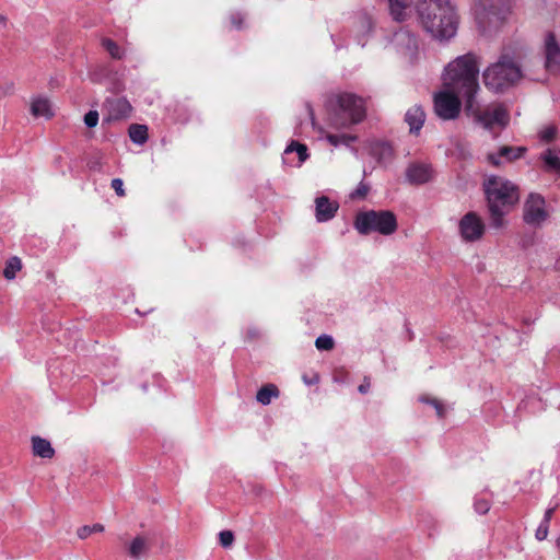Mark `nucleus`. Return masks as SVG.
I'll return each instance as SVG.
<instances>
[{"label": "nucleus", "mask_w": 560, "mask_h": 560, "mask_svg": "<svg viewBox=\"0 0 560 560\" xmlns=\"http://www.w3.org/2000/svg\"><path fill=\"white\" fill-rule=\"evenodd\" d=\"M463 241L472 243L479 241L485 233V223L476 212H467L458 223Z\"/></svg>", "instance_id": "12"}, {"label": "nucleus", "mask_w": 560, "mask_h": 560, "mask_svg": "<svg viewBox=\"0 0 560 560\" xmlns=\"http://www.w3.org/2000/svg\"><path fill=\"white\" fill-rule=\"evenodd\" d=\"M405 121L409 126L411 133L418 135L425 121V114L421 106L415 105L409 108L405 115Z\"/></svg>", "instance_id": "20"}, {"label": "nucleus", "mask_w": 560, "mask_h": 560, "mask_svg": "<svg viewBox=\"0 0 560 560\" xmlns=\"http://www.w3.org/2000/svg\"><path fill=\"white\" fill-rule=\"evenodd\" d=\"M523 77L521 67L509 54H502L497 62L490 65L482 73L487 89L502 93L515 85Z\"/></svg>", "instance_id": "4"}, {"label": "nucleus", "mask_w": 560, "mask_h": 560, "mask_svg": "<svg viewBox=\"0 0 560 560\" xmlns=\"http://www.w3.org/2000/svg\"><path fill=\"white\" fill-rule=\"evenodd\" d=\"M369 388H370V384L369 383H363L359 386V392L361 394H366L369 392Z\"/></svg>", "instance_id": "43"}, {"label": "nucleus", "mask_w": 560, "mask_h": 560, "mask_svg": "<svg viewBox=\"0 0 560 560\" xmlns=\"http://www.w3.org/2000/svg\"><path fill=\"white\" fill-rule=\"evenodd\" d=\"M130 140L139 145H142L148 140V127L145 125L132 124L128 129Z\"/></svg>", "instance_id": "23"}, {"label": "nucleus", "mask_w": 560, "mask_h": 560, "mask_svg": "<svg viewBox=\"0 0 560 560\" xmlns=\"http://www.w3.org/2000/svg\"><path fill=\"white\" fill-rule=\"evenodd\" d=\"M548 218V212L546 210V201L538 194H530L523 208V219L526 224L538 228Z\"/></svg>", "instance_id": "11"}, {"label": "nucleus", "mask_w": 560, "mask_h": 560, "mask_svg": "<svg viewBox=\"0 0 560 560\" xmlns=\"http://www.w3.org/2000/svg\"><path fill=\"white\" fill-rule=\"evenodd\" d=\"M488 207L491 218V225L501 228L503 217L517 202L518 192L516 187L502 177H490L485 183Z\"/></svg>", "instance_id": "3"}, {"label": "nucleus", "mask_w": 560, "mask_h": 560, "mask_svg": "<svg viewBox=\"0 0 560 560\" xmlns=\"http://www.w3.org/2000/svg\"><path fill=\"white\" fill-rule=\"evenodd\" d=\"M149 549V541L145 537H142V536H137L131 542H130V546H129V555L130 557H132L133 559H139L140 557H142L143 555H145V552L148 551Z\"/></svg>", "instance_id": "25"}, {"label": "nucleus", "mask_w": 560, "mask_h": 560, "mask_svg": "<svg viewBox=\"0 0 560 560\" xmlns=\"http://www.w3.org/2000/svg\"><path fill=\"white\" fill-rule=\"evenodd\" d=\"M354 228L362 235L376 232L388 236L397 231L398 223L396 215L389 210H368L355 215Z\"/></svg>", "instance_id": "6"}, {"label": "nucleus", "mask_w": 560, "mask_h": 560, "mask_svg": "<svg viewBox=\"0 0 560 560\" xmlns=\"http://www.w3.org/2000/svg\"><path fill=\"white\" fill-rule=\"evenodd\" d=\"M357 136L353 135H332L328 133L326 136V140L334 147H338L340 144L349 147L352 142L357 141Z\"/></svg>", "instance_id": "28"}, {"label": "nucleus", "mask_w": 560, "mask_h": 560, "mask_svg": "<svg viewBox=\"0 0 560 560\" xmlns=\"http://www.w3.org/2000/svg\"><path fill=\"white\" fill-rule=\"evenodd\" d=\"M475 108L471 110H465L468 116H471L474 120L481 125L485 129H492L498 126L504 128L509 125L510 114L509 109L504 104L498 103L487 106L485 109H481V106L477 100L475 98Z\"/></svg>", "instance_id": "8"}, {"label": "nucleus", "mask_w": 560, "mask_h": 560, "mask_svg": "<svg viewBox=\"0 0 560 560\" xmlns=\"http://www.w3.org/2000/svg\"><path fill=\"white\" fill-rule=\"evenodd\" d=\"M104 530V526L102 524H94L92 526L84 525L78 529V536L80 539H85L93 533H102Z\"/></svg>", "instance_id": "32"}, {"label": "nucleus", "mask_w": 560, "mask_h": 560, "mask_svg": "<svg viewBox=\"0 0 560 560\" xmlns=\"http://www.w3.org/2000/svg\"><path fill=\"white\" fill-rule=\"evenodd\" d=\"M474 14L479 31L490 35L506 21L510 14L509 0H476Z\"/></svg>", "instance_id": "5"}, {"label": "nucleus", "mask_w": 560, "mask_h": 560, "mask_svg": "<svg viewBox=\"0 0 560 560\" xmlns=\"http://www.w3.org/2000/svg\"><path fill=\"white\" fill-rule=\"evenodd\" d=\"M102 46L114 59H121L124 57V50L110 38H103Z\"/></svg>", "instance_id": "30"}, {"label": "nucleus", "mask_w": 560, "mask_h": 560, "mask_svg": "<svg viewBox=\"0 0 560 560\" xmlns=\"http://www.w3.org/2000/svg\"><path fill=\"white\" fill-rule=\"evenodd\" d=\"M526 149L524 147H501L498 152L489 153L488 161L494 165L500 166L503 162H512L522 158Z\"/></svg>", "instance_id": "16"}, {"label": "nucleus", "mask_w": 560, "mask_h": 560, "mask_svg": "<svg viewBox=\"0 0 560 560\" xmlns=\"http://www.w3.org/2000/svg\"><path fill=\"white\" fill-rule=\"evenodd\" d=\"M474 508L477 513L486 514L490 510V502L486 499H476Z\"/></svg>", "instance_id": "36"}, {"label": "nucleus", "mask_w": 560, "mask_h": 560, "mask_svg": "<svg viewBox=\"0 0 560 560\" xmlns=\"http://www.w3.org/2000/svg\"><path fill=\"white\" fill-rule=\"evenodd\" d=\"M293 152H296L298 154L299 166L308 159L307 147L303 143L291 141V143L284 150V155L288 156Z\"/></svg>", "instance_id": "26"}, {"label": "nucleus", "mask_w": 560, "mask_h": 560, "mask_svg": "<svg viewBox=\"0 0 560 560\" xmlns=\"http://www.w3.org/2000/svg\"><path fill=\"white\" fill-rule=\"evenodd\" d=\"M279 397V389L273 384H267L262 386L256 395V399L264 406H267L271 402L272 398Z\"/></svg>", "instance_id": "24"}, {"label": "nucleus", "mask_w": 560, "mask_h": 560, "mask_svg": "<svg viewBox=\"0 0 560 560\" xmlns=\"http://www.w3.org/2000/svg\"><path fill=\"white\" fill-rule=\"evenodd\" d=\"M243 20L244 18L240 12L231 14V23L237 30L242 27Z\"/></svg>", "instance_id": "41"}, {"label": "nucleus", "mask_w": 560, "mask_h": 560, "mask_svg": "<svg viewBox=\"0 0 560 560\" xmlns=\"http://www.w3.org/2000/svg\"><path fill=\"white\" fill-rule=\"evenodd\" d=\"M32 447L33 453L42 458H51L55 454L50 442L39 436L32 438Z\"/></svg>", "instance_id": "22"}, {"label": "nucleus", "mask_w": 560, "mask_h": 560, "mask_svg": "<svg viewBox=\"0 0 560 560\" xmlns=\"http://www.w3.org/2000/svg\"><path fill=\"white\" fill-rule=\"evenodd\" d=\"M339 208L338 202L330 201L328 197L320 196L315 199V217L318 222L331 220Z\"/></svg>", "instance_id": "17"}, {"label": "nucleus", "mask_w": 560, "mask_h": 560, "mask_svg": "<svg viewBox=\"0 0 560 560\" xmlns=\"http://www.w3.org/2000/svg\"><path fill=\"white\" fill-rule=\"evenodd\" d=\"M557 546L560 548V537L557 539Z\"/></svg>", "instance_id": "46"}, {"label": "nucleus", "mask_w": 560, "mask_h": 560, "mask_svg": "<svg viewBox=\"0 0 560 560\" xmlns=\"http://www.w3.org/2000/svg\"><path fill=\"white\" fill-rule=\"evenodd\" d=\"M556 267L560 270V258L557 260Z\"/></svg>", "instance_id": "45"}, {"label": "nucleus", "mask_w": 560, "mask_h": 560, "mask_svg": "<svg viewBox=\"0 0 560 560\" xmlns=\"http://www.w3.org/2000/svg\"><path fill=\"white\" fill-rule=\"evenodd\" d=\"M417 12L421 25L433 38L444 40L457 32V14L451 0H419Z\"/></svg>", "instance_id": "2"}, {"label": "nucleus", "mask_w": 560, "mask_h": 560, "mask_svg": "<svg viewBox=\"0 0 560 560\" xmlns=\"http://www.w3.org/2000/svg\"><path fill=\"white\" fill-rule=\"evenodd\" d=\"M408 5V0H389V10L393 19L396 21H402L406 16L405 10Z\"/></svg>", "instance_id": "27"}, {"label": "nucleus", "mask_w": 560, "mask_h": 560, "mask_svg": "<svg viewBox=\"0 0 560 560\" xmlns=\"http://www.w3.org/2000/svg\"><path fill=\"white\" fill-rule=\"evenodd\" d=\"M337 105L342 121H335L337 127H348L361 122L365 118L366 108L362 97L352 93H341L337 96Z\"/></svg>", "instance_id": "7"}, {"label": "nucleus", "mask_w": 560, "mask_h": 560, "mask_svg": "<svg viewBox=\"0 0 560 560\" xmlns=\"http://www.w3.org/2000/svg\"><path fill=\"white\" fill-rule=\"evenodd\" d=\"M22 262L21 259L16 256L11 257L3 269V276L8 280H13L16 276V272L21 270Z\"/></svg>", "instance_id": "29"}, {"label": "nucleus", "mask_w": 560, "mask_h": 560, "mask_svg": "<svg viewBox=\"0 0 560 560\" xmlns=\"http://www.w3.org/2000/svg\"><path fill=\"white\" fill-rule=\"evenodd\" d=\"M539 160L545 172L560 176V149L548 148L541 152Z\"/></svg>", "instance_id": "18"}, {"label": "nucleus", "mask_w": 560, "mask_h": 560, "mask_svg": "<svg viewBox=\"0 0 560 560\" xmlns=\"http://www.w3.org/2000/svg\"><path fill=\"white\" fill-rule=\"evenodd\" d=\"M478 73L477 57L470 52L458 56L444 68L443 88L457 91L464 98L465 110L475 108L474 102L480 91Z\"/></svg>", "instance_id": "1"}, {"label": "nucleus", "mask_w": 560, "mask_h": 560, "mask_svg": "<svg viewBox=\"0 0 560 560\" xmlns=\"http://www.w3.org/2000/svg\"><path fill=\"white\" fill-rule=\"evenodd\" d=\"M315 346L318 350L329 351L334 348L335 342L331 336L320 335L316 338Z\"/></svg>", "instance_id": "33"}, {"label": "nucleus", "mask_w": 560, "mask_h": 560, "mask_svg": "<svg viewBox=\"0 0 560 560\" xmlns=\"http://www.w3.org/2000/svg\"><path fill=\"white\" fill-rule=\"evenodd\" d=\"M548 532H549V524H547L546 522L541 521L539 526H538V528H537V530H536L535 536H536V538L538 540H544V539L547 538Z\"/></svg>", "instance_id": "39"}, {"label": "nucleus", "mask_w": 560, "mask_h": 560, "mask_svg": "<svg viewBox=\"0 0 560 560\" xmlns=\"http://www.w3.org/2000/svg\"><path fill=\"white\" fill-rule=\"evenodd\" d=\"M532 79L536 80V81L545 80V78H542L540 75L532 77Z\"/></svg>", "instance_id": "44"}, {"label": "nucleus", "mask_w": 560, "mask_h": 560, "mask_svg": "<svg viewBox=\"0 0 560 560\" xmlns=\"http://www.w3.org/2000/svg\"><path fill=\"white\" fill-rule=\"evenodd\" d=\"M98 122V113L96 110H90L84 115V124L89 128H93Z\"/></svg>", "instance_id": "37"}, {"label": "nucleus", "mask_w": 560, "mask_h": 560, "mask_svg": "<svg viewBox=\"0 0 560 560\" xmlns=\"http://www.w3.org/2000/svg\"><path fill=\"white\" fill-rule=\"evenodd\" d=\"M455 90L444 88L433 96V107L436 116L443 120H453L459 116L462 102Z\"/></svg>", "instance_id": "9"}, {"label": "nucleus", "mask_w": 560, "mask_h": 560, "mask_svg": "<svg viewBox=\"0 0 560 560\" xmlns=\"http://www.w3.org/2000/svg\"><path fill=\"white\" fill-rule=\"evenodd\" d=\"M392 46L409 63H413L419 57V38L408 28L401 27L394 33Z\"/></svg>", "instance_id": "10"}, {"label": "nucleus", "mask_w": 560, "mask_h": 560, "mask_svg": "<svg viewBox=\"0 0 560 560\" xmlns=\"http://www.w3.org/2000/svg\"><path fill=\"white\" fill-rule=\"evenodd\" d=\"M369 192V186L360 183L355 190L350 194L352 199L364 198Z\"/></svg>", "instance_id": "38"}, {"label": "nucleus", "mask_w": 560, "mask_h": 560, "mask_svg": "<svg viewBox=\"0 0 560 560\" xmlns=\"http://www.w3.org/2000/svg\"><path fill=\"white\" fill-rule=\"evenodd\" d=\"M539 139L544 142H551L556 139L557 127L555 125H546L539 130Z\"/></svg>", "instance_id": "31"}, {"label": "nucleus", "mask_w": 560, "mask_h": 560, "mask_svg": "<svg viewBox=\"0 0 560 560\" xmlns=\"http://www.w3.org/2000/svg\"><path fill=\"white\" fill-rule=\"evenodd\" d=\"M31 114L36 118H51L54 113L49 100L44 96L34 97L31 102Z\"/></svg>", "instance_id": "21"}, {"label": "nucleus", "mask_w": 560, "mask_h": 560, "mask_svg": "<svg viewBox=\"0 0 560 560\" xmlns=\"http://www.w3.org/2000/svg\"><path fill=\"white\" fill-rule=\"evenodd\" d=\"M419 400L421 402L431 405L435 409L439 418H443L445 416V412H446L445 407L440 400H438L435 398H429L425 396L420 397Z\"/></svg>", "instance_id": "34"}, {"label": "nucleus", "mask_w": 560, "mask_h": 560, "mask_svg": "<svg viewBox=\"0 0 560 560\" xmlns=\"http://www.w3.org/2000/svg\"><path fill=\"white\" fill-rule=\"evenodd\" d=\"M219 540L223 548H229L233 545L234 534L231 530H222L219 533Z\"/></svg>", "instance_id": "35"}, {"label": "nucleus", "mask_w": 560, "mask_h": 560, "mask_svg": "<svg viewBox=\"0 0 560 560\" xmlns=\"http://www.w3.org/2000/svg\"><path fill=\"white\" fill-rule=\"evenodd\" d=\"M556 508H549L546 510L545 512V515H544V518H542V522H546L547 524L550 523L551 521V517L553 515V512H555Z\"/></svg>", "instance_id": "42"}, {"label": "nucleus", "mask_w": 560, "mask_h": 560, "mask_svg": "<svg viewBox=\"0 0 560 560\" xmlns=\"http://www.w3.org/2000/svg\"><path fill=\"white\" fill-rule=\"evenodd\" d=\"M110 186L119 197H124L126 195L125 189H124L122 179H120V178L112 179Z\"/></svg>", "instance_id": "40"}, {"label": "nucleus", "mask_w": 560, "mask_h": 560, "mask_svg": "<svg viewBox=\"0 0 560 560\" xmlns=\"http://www.w3.org/2000/svg\"><path fill=\"white\" fill-rule=\"evenodd\" d=\"M370 153L381 164H388L394 159V149L387 141H375L371 143Z\"/></svg>", "instance_id": "19"}, {"label": "nucleus", "mask_w": 560, "mask_h": 560, "mask_svg": "<svg viewBox=\"0 0 560 560\" xmlns=\"http://www.w3.org/2000/svg\"><path fill=\"white\" fill-rule=\"evenodd\" d=\"M432 178V168L429 164L415 162L406 168V179L411 185H422Z\"/></svg>", "instance_id": "15"}, {"label": "nucleus", "mask_w": 560, "mask_h": 560, "mask_svg": "<svg viewBox=\"0 0 560 560\" xmlns=\"http://www.w3.org/2000/svg\"><path fill=\"white\" fill-rule=\"evenodd\" d=\"M546 71L550 73L560 72V46L552 33L545 38V63Z\"/></svg>", "instance_id": "14"}, {"label": "nucleus", "mask_w": 560, "mask_h": 560, "mask_svg": "<svg viewBox=\"0 0 560 560\" xmlns=\"http://www.w3.org/2000/svg\"><path fill=\"white\" fill-rule=\"evenodd\" d=\"M106 120L117 121L130 116L132 107L125 97H110L104 103Z\"/></svg>", "instance_id": "13"}]
</instances>
